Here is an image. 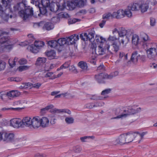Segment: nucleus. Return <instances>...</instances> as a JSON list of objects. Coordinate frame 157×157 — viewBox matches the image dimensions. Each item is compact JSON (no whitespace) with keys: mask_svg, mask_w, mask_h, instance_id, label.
<instances>
[{"mask_svg":"<svg viewBox=\"0 0 157 157\" xmlns=\"http://www.w3.org/2000/svg\"><path fill=\"white\" fill-rule=\"evenodd\" d=\"M147 133V132H145L141 133L137 132L121 134L116 138L113 142V144L115 145H122L131 142L134 140V137L136 141H138L140 143L143 139L144 136Z\"/></svg>","mask_w":157,"mask_h":157,"instance_id":"1","label":"nucleus"},{"mask_svg":"<svg viewBox=\"0 0 157 157\" xmlns=\"http://www.w3.org/2000/svg\"><path fill=\"white\" fill-rule=\"evenodd\" d=\"M14 11H19V14L23 20L26 19L33 15L32 8L27 6L26 4L23 2L17 3L13 6Z\"/></svg>","mask_w":157,"mask_h":157,"instance_id":"2","label":"nucleus"},{"mask_svg":"<svg viewBox=\"0 0 157 157\" xmlns=\"http://www.w3.org/2000/svg\"><path fill=\"white\" fill-rule=\"evenodd\" d=\"M12 0H0V17L4 20L7 21L9 17L12 18V16L10 15V6Z\"/></svg>","mask_w":157,"mask_h":157,"instance_id":"3","label":"nucleus"},{"mask_svg":"<svg viewBox=\"0 0 157 157\" xmlns=\"http://www.w3.org/2000/svg\"><path fill=\"white\" fill-rule=\"evenodd\" d=\"M118 35L121 43H122L123 47H125L129 41L131 33L122 28L118 32Z\"/></svg>","mask_w":157,"mask_h":157,"instance_id":"4","label":"nucleus"},{"mask_svg":"<svg viewBox=\"0 0 157 157\" xmlns=\"http://www.w3.org/2000/svg\"><path fill=\"white\" fill-rule=\"evenodd\" d=\"M1 34V36L4 34L7 35L8 33L6 32H3ZM11 40L9 39L7 35L3 36L1 38L0 43L1 47H0V53L3 52L4 48L10 49L12 48L13 45L14 44Z\"/></svg>","mask_w":157,"mask_h":157,"instance_id":"5","label":"nucleus"},{"mask_svg":"<svg viewBox=\"0 0 157 157\" xmlns=\"http://www.w3.org/2000/svg\"><path fill=\"white\" fill-rule=\"evenodd\" d=\"M106 51L109 54H113V48H111L110 45L108 41L106 42L104 45L99 44L95 49V54L97 55H103L105 53Z\"/></svg>","mask_w":157,"mask_h":157,"instance_id":"6","label":"nucleus"},{"mask_svg":"<svg viewBox=\"0 0 157 157\" xmlns=\"http://www.w3.org/2000/svg\"><path fill=\"white\" fill-rule=\"evenodd\" d=\"M107 41L113 42L111 45L112 46L113 51L117 52L120 49V46L122 44L120 42V39L115 35H109L107 39ZM111 48L112 47L111 46Z\"/></svg>","mask_w":157,"mask_h":157,"instance_id":"7","label":"nucleus"},{"mask_svg":"<svg viewBox=\"0 0 157 157\" xmlns=\"http://www.w3.org/2000/svg\"><path fill=\"white\" fill-rule=\"evenodd\" d=\"M3 141L6 143H15L14 134L10 132H3Z\"/></svg>","mask_w":157,"mask_h":157,"instance_id":"8","label":"nucleus"},{"mask_svg":"<svg viewBox=\"0 0 157 157\" xmlns=\"http://www.w3.org/2000/svg\"><path fill=\"white\" fill-rule=\"evenodd\" d=\"M48 6L50 10L54 12H56L58 10H63L65 8L64 4H62V6H60L58 2H52Z\"/></svg>","mask_w":157,"mask_h":157,"instance_id":"9","label":"nucleus"},{"mask_svg":"<svg viewBox=\"0 0 157 157\" xmlns=\"http://www.w3.org/2000/svg\"><path fill=\"white\" fill-rule=\"evenodd\" d=\"M154 47H153V46L149 45V47H151L147 49L146 51L147 57L150 59H151L154 58L157 55V46L155 44Z\"/></svg>","mask_w":157,"mask_h":157,"instance_id":"10","label":"nucleus"},{"mask_svg":"<svg viewBox=\"0 0 157 157\" xmlns=\"http://www.w3.org/2000/svg\"><path fill=\"white\" fill-rule=\"evenodd\" d=\"M140 38L143 42V46L144 48L146 49L149 48V45L152 44L149 41L148 36L146 34L142 33L140 34Z\"/></svg>","mask_w":157,"mask_h":157,"instance_id":"11","label":"nucleus"},{"mask_svg":"<svg viewBox=\"0 0 157 157\" xmlns=\"http://www.w3.org/2000/svg\"><path fill=\"white\" fill-rule=\"evenodd\" d=\"M138 60L144 62L146 60V56L144 55L138 54L137 51L134 52L132 54L131 58V61L132 62H137Z\"/></svg>","mask_w":157,"mask_h":157,"instance_id":"12","label":"nucleus"},{"mask_svg":"<svg viewBox=\"0 0 157 157\" xmlns=\"http://www.w3.org/2000/svg\"><path fill=\"white\" fill-rule=\"evenodd\" d=\"M21 95V93L17 90H12L7 92L6 94H1L0 97L3 100L4 98L7 96L8 98H14L17 97Z\"/></svg>","mask_w":157,"mask_h":157,"instance_id":"13","label":"nucleus"},{"mask_svg":"<svg viewBox=\"0 0 157 157\" xmlns=\"http://www.w3.org/2000/svg\"><path fill=\"white\" fill-rule=\"evenodd\" d=\"M129 108L128 110H124V113L122 114L114 117L112 119H117L125 118L129 115L133 114L135 113L134 109H132L131 107H129Z\"/></svg>","mask_w":157,"mask_h":157,"instance_id":"14","label":"nucleus"},{"mask_svg":"<svg viewBox=\"0 0 157 157\" xmlns=\"http://www.w3.org/2000/svg\"><path fill=\"white\" fill-rule=\"evenodd\" d=\"M10 125L14 128L22 127L21 120L18 118H14L10 121Z\"/></svg>","mask_w":157,"mask_h":157,"instance_id":"15","label":"nucleus"},{"mask_svg":"<svg viewBox=\"0 0 157 157\" xmlns=\"http://www.w3.org/2000/svg\"><path fill=\"white\" fill-rule=\"evenodd\" d=\"M40 117L35 116L32 119L31 128L37 129L40 127Z\"/></svg>","mask_w":157,"mask_h":157,"instance_id":"16","label":"nucleus"},{"mask_svg":"<svg viewBox=\"0 0 157 157\" xmlns=\"http://www.w3.org/2000/svg\"><path fill=\"white\" fill-rule=\"evenodd\" d=\"M79 39L78 35H72L66 38L67 44L68 45L75 44Z\"/></svg>","mask_w":157,"mask_h":157,"instance_id":"17","label":"nucleus"},{"mask_svg":"<svg viewBox=\"0 0 157 157\" xmlns=\"http://www.w3.org/2000/svg\"><path fill=\"white\" fill-rule=\"evenodd\" d=\"M40 126L42 128H46L49 126L50 121L48 117H40Z\"/></svg>","mask_w":157,"mask_h":157,"instance_id":"18","label":"nucleus"},{"mask_svg":"<svg viewBox=\"0 0 157 157\" xmlns=\"http://www.w3.org/2000/svg\"><path fill=\"white\" fill-rule=\"evenodd\" d=\"M32 118L29 117H24L21 120L22 127L25 126L31 128Z\"/></svg>","mask_w":157,"mask_h":157,"instance_id":"19","label":"nucleus"},{"mask_svg":"<svg viewBox=\"0 0 157 157\" xmlns=\"http://www.w3.org/2000/svg\"><path fill=\"white\" fill-rule=\"evenodd\" d=\"M95 80L99 83L103 82L104 79L107 78V74L105 73H100L95 75Z\"/></svg>","mask_w":157,"mask_h":157,"instance_id":"20","label":"nucleus"},{"mask_svg":"<svg viewBox=\"0 0 157 157\" xmlns=\"http://www.w3.org/2000/svg\"><path fill=\"white\" fill-rule=\"evenodd\" d=\"M65 8H67L68 10H72L74 9L76 7L75 4L74 0L67 1L66 3L64 2Z\"/></svg>","mask_w":157,"mask_h":157,"instance_id":"21","label":"nucleus"},{"mask_svg":"<svg viewBox=\"0 0 157 157\" xmlns=\"http://www.w3.org/2000/svg\"><path fill=\"white\" fill-rule=\"evenodd\" d=\"M113 15L114 18L119 19L122 18L125 16V12L124 10L120 9L117 12H113Z\"/></svg>","mask_w":157,"mask_h":157,"instance_id":"22","label":"nucleus"},{"mask_svg":"<svg viewBox=\"0 0 157 157\" xmlns=\"http://www.w3.org/2000/svg\"><path fill=\"white\" fill-rule=\"evenodd\" d=\"M132 44L135 46H138L140 43V38L137 34H133L132 36Z\"/></svg>","mask_w":157,"mask_h":157,"instance_id":"23","label":"nucleus"},{"mask_svg":"<svg viewBox=\"0 0 157 157\" xmlns=\"http://www.w3.org/2000/svg\"><path fill=\"white\" fill-rule=\"evenodd\" d=\"M28 50L33 53H37L40 50L35 46L34 43L28 46L27 48Z\"/></svg>","mask_w":157,"mask_h":157,"instance_id":"24","label":"nucleus"},{"mask_svg":"<svg viewBox=\"0 0 157 157\" xmlns=\"http://www.w3.org/2000/svg\"><path fill=\"white\" fill-rule=\"evenodd\" d=\"M95 39L97 43L99 44H102L103 45H104L105 44L104 43H106V42L108 41L106 40L105 38L100 35H96Z\"/></svg>","mask_w":157,"mask_h":157,"instance_id":"25","label":"nucleus"},{"mask_svg":"<svg viewBox=\"0 0 157 157\" xmlns=\"http://www.w3.org/2000/svg\"><path fill=\"white\" fill-rule=\"evenodd\" d=\"M78 65L83 71L86 72L89 70L86 62L82 61H80L78 63Z\"/></svg>","mask_w":157,"mask_h":157,"instance_id":"26","label":"nucleus"},{"mask_svg":"<svg viewBox=\"0 0 157 157\" xmlns=\"http://www.w3.org/2000/svg\"><path fill=\"white\" fill-rule=\"evenodd\" d=\"M45 53L46 55L50 59H54L56 57V52L53 50L46 52Z\"/></svg>","mask_w":157,"mask_h":157,"instance_id":"27","label":"nucleus"},{"mask_svg":"<svg viewBox=\"0 0 157 157\" xmlns=\"http://www.w3.org/2000/svg\"><path fill=\"white\" fill-rule=\"evenodd\" d=\"M148 8V3L145 2L140 3V10L142 13H144L147 11Z\"/></svg>","mask_w":157,"mask_h":157,"instance_id":"28","label":"nucleus"},{"mask_svg":"<svg viewBox=\"0 0 157 157\" xmlns=\"http://www.w3.org/2000/svg\"><path fill=\"white\" fill-rule=\"evenodd\" d=\"M140 3H133L129 7L132 11H138L140 10Z\"/></svg>","mask_w":157,"mask_h":157,"instance_id":"29","label":"nucleus"},{"mask_svg":"<svg viewBox=\"0 0 157 157\" xmlns=\"http://www.w3.org/2000/svg\"><path fill=\"white\" fill-rule=\"evenodd\" d=\"M48 44L51 48L59 49V45L58 44L57 41L55 40L50 41H48Z\"/></svg>","mask_w":157,"mask_h":157,"instance_id":"30","label":"nucleus"},{"mask_svg":"<svg viewBox=\"0 0 157 157\" xmlns=\"http://www.w3.org/2000/svg\"><path fill=\"white\" fill-rule=\"evenodd\" d=\"M43 77L48 78L49 77L50 79H53L57 78V76L53 74L52 72H47L44 73L43 75Z\"/></svg>","mask_w":157,"mask_h":157,"instance_id":"31","label":"nucleus"},{"mask_svg":"<svg viewBox=\"0 0 157 157\" xmlns=\"http://www.w3.org/2000/svg\"><path fill=\"white\" fill-rule=\"evenodd\" d=\"M54 28V25L51 22H45L44 25L43 27V29L47 30L53 29Z\"/></svg>","mask_w":157,"mask_h":157,"instance_id":"32","label":"nucleus"},{"mask_svg":"<svg viewBox=\"0 0 157 157\" xmlns=\"http://www.w3.org/2000/svg\"><path fill=\"white\" fill-rule=\"evenodd\" d=\"M33 84L30 82L24 83L19 87V89H26L28 88H31L32 87Z\"/></svg>","mask_w":157,"mask_h":157,"instance_id":"33","label":"nucleus"},{"mask_svg":"<svg viewBox=\"0 0 157 157\" xmlns=\"http://www.w3.org/2000/svg\"><path fill=\"white\" fill-rule=\"evenodd\" d=\"M53 112L55 113H65L69 114H70L71 113V111L67 109H58L55 108L53 109Z\"/></svg>","mask_w":157,"mask_h":157,"instance_id":"34","label":"nucleus"},{"mask_svg":"<svg viewBox=\"0 0 157 157\" xmlns=\"http://www.w3.org/2000/svg\"><path fill=\"white\" fill-rule=\"evenodd\" d=\"M18 60V58L15 57L14 59H10L9 60V63L10 66L11 67H13L16 65V63Z\"/></svg>","mask_w":157,"mask_h":157,"instance_id":"35","label":"nucleus"},{"mask_svg":"<svg viewBox=\"0 0 157 157\" xmlns=\"http://www.w3.org/2000/svg\"><path fill=\"white\" fill-rule=\"evenodd\" d=\"M57 41L59 48V47L64 45V44H67L66 38H60Z\"/></svg>","mask_w":157,"mask_h":157,"instance_id":"36","label":"nucleus"},{"mask_svg":"<svg viewBox=\"0 0 157 157\" xmlns=\"http://www.w3.org/2000/svg\"><path fill=\"white\" fill-rule=\"evenodd\" d=\"M113 13H108L104 14L103 15L102 17L104 19H106V20L109 19H112L114 18L113 16Z\"/></svg>","mask_w":157,"mask_h":157,"instance_id":"37","label":"nucleus"},{"mask_svg":"<svg viewBox=\"0 0 157 157\" xmlns=\"http://www.w3.org/2000/svg\"><path fill=\"white\" fill-rule=\"evenodd\" d=\"M34 43L35 46L40 50L44 47V42L41 41H35Z\"/></svg>","mask_w":157,"mask_h":157,"instance_id":"38","label":"nucleus"},{"mask_svg":"<svg viewBox=\"0 0 157 157\" xmlns=\"http://www.w3.org/2000/svg\"><path fill=\"white\" fill-rule=\"evenodd\" d=\"M75 2L76 6L77 7H82L84 5V2L83 0H75Z\"/></svg>","mask_w":157,"mask_h":157,"instance_id":"39","label":"nucleus"},{"mask_svg":"<svg viewBox=\"0 0 157 157\" xmlns=\"http://www.w3.org/2000/svg\"><path fill=\"white\" fill-rule=\"evenodd\" d=\"M97 55L95 54L92 53L91 56L89 59V61L90 63L95 64L97 61Z\"/></svg>","mask_w":157,"mask_h":157,"instance_id":"40","label":"nucleus"},{"mask_svg":"<svg viewBox=\"0 0 157 157\" xmlns=\"http://www.w3.org/2000/svg\"><path fill=\"white\" fill-rule=\"evenodd\" d=\"M46 61V59L44 57H39L37 59L36 63L38 65H41L45 63Z\"/></svg>","mask_w":157,"mask_h":157,"instance_id":"41","label":"nucleus"},{"mask_svg":"<svg viewBox=\"0 0 157 157\" xmlns=\"http://www.w3.org/2000/svg\"><path fill=\"white\" fill-rule=\"evenodd\" d=\"M89 37H90V35H88L87 33H82L80 35L81 39L84 41H86L89 40Z\"/></svg>","mask_w":157,"mask_h":157,"instance_id":"42","label":"nucleus"},{"mask_svg":"<svg viewBox=\"0 0 157 157\" xmlns=\"http://www.w3.org/2000/svg\"><path fill=\"white\" fill-rule=\"evenodd\" d=\"M41 3L43 6L44 7H48L50 4L49 0H41Z\"/></svg>","mask_w":157,"mask_h":157,"instance_id":"43","label":"nucleus"},{"mask_svg":"<svg viewBox=\"0 0 157 157\" xmlns=\"http://www.w3.org/2000/svg\"><path fill=\"white\" fill-rule=\"evenodd\" d=\"M74 119L72 117H67L65 119V121L68 124H72L74 123Z\"/></svg>","mask_w":157,"mask_h":157,"instance_id":"44","label":"nucleus"},{"mask_svg":"<svg viewBox=\"0 0 157 157\" xmlns=\"http://www.w3.org/2000/svg\"><path fill=\"white\" fill-rule=\"evenodd\" d=\"M45 22L44 21H40L39 22L36 23L34 24L33 26L34 28L40 27H42L44 25Z\"/></svg>","mask_w":157,"mask_h":157,"instance_id":"45","label":"nucleus"},{"mask_svg":"<svg viewBox=\"0 0 157 157\" xmlns=\"http://www.w3.org/2000/svg\"><path fill=\"white\" fill-rule=\"evenodd\" d=\"M95 137L94 136H86L81 137L80 138V139L82 142H85L86 141V140L87 139H95Z\"/></svg>","mask_w":157,"mask_h":157,"instance_id":"46","label":"nucleus"},{"mask_svg":"<svg viewBox=\"0 0 157 157\" xmlns=\"http://www.w3.org/2000/svg\"><path fill=\"white\" fill-rule=\"evenodd\" d=\"M29 67L28 66H20L18 68V70L20 72L28 69Z\"/></svg>","mask_w":157,"mask_h":157,"instance_id":"47","label":"nucleus"},{"mask_svg":"<svg viewBox=\"0 0 157 157\" xmlns=\"http://www.w3.org/2000/svg\"><path fill=\"white\" fill-rule=\"evenodd\" d=\"M127 55V54L125 55L123 52H120L119 54V58L120 59H121L124 56V61H125L128 59Z\"/></svg>","mask_w":157,"mask_h":157,"instance_id":"48","label":"nucleus"},{"mask_svg":"<svg viewBox=\"0 0 157 157\" xmlns=\"http://www.w3.org/2000/svg\"><path fill=\"white\" fill-rule=\"evenodd\" d=\"M118 74V72L117 71H116L113 73H111L110 75H107V78L110 79L114 77L117 76Z\"/></svg>","mask_w":157,"mask_h":157,"instance_id":"49","label":"nucleus"},{"mask_svg":"<svg viewBox=\"0 0 157 157\" xmlns=\"http://www.w3.org/2000/svg\"><path fill=\"white\" fill-rule=\"evenodd\" d=\"M80 21V19L73 18L70 19L68 20V22L69 24H73L75 23L76 22L79 21Z\"/></svg>","mask_w":157,"mask_h":157,"instance_id":"50","label":"nucleus"},{"mask_svg":"<svg viewBox=\"0 0 157 157\" xmlns=\"http://www.w3.org/2000/svg\"><path fill=\"white\" fill-rule=\"evenodd\" d=\"M70 64V62L68 61L65 63L60 67V69H65L67 68Z\"/></svg>","mask_w":157,"mask_h":157,"instance_id":"51","label":"nucleus"},{"mask_svg":"<svg viewBox=\"0 0 157 157\" xmlns=\"http://www.w3.org/2000/svg\"><path fill=\"white\" fill-rule=\"evenodd\" d=\"M125 12V16H126L128 17H131L132 16V13L130 10L127 9L124 10Z\"/></svg>","mask_w":157,"mask_h":157,"instance_id":"52","label":"nucleus"},{"mask_svg":"<svg viewBox=\"0 0 157 157\" xmlns=\"http://www.w3.org/2000/svg\"><path fill=\"white\" fill-rule=\"evenodd\" d=\"M5 62L0 60V71L3 70L5 68Z\"/></svg>","mask_w":157,"mask_h":157,"instance_id":"53","label":"nucleus"},{"mask_svg":"<svg viewBox=\"0 0 157 157\" xmlns=\"http://www.w3.org/2000/svg\"><path fill=\"white\" fill-rule=\"evenodd\" d=\"M111 89H108L102 91L101 93V94L102 95H105L106 94L110 93Z\"/></svg>","mask_w":157,"mask_h":157,"instance_id":"54","label":"nucleus"},{"mask_svg":"<svg viewBox=\"0 0 157 157\" xmlns=\"http://www.w3.org/2000/svg\"><path fill=\"white\" fill-rule=\"evenodd\" d=\"M97 105L96 104H94L92 103H90L86 105V107L88 108L91 109L94 107H97Z\"/></svg>","mask_w":157,"mask_h":157,"instance_id":"55","label":"nucleus"},{"mask_svg":"<svg viewBox=\"0 0 157 157\" xmlns=\"http://www.w3.org/2000/svg\"><path fill=\"white\" fill-rule=\"evenodd\" d=\"M18 62L19 64L21 65L25 64L27 63L26 60L24 58L18 60Z\"/></svg>","mask_w":157,"mask_h":157,"instance_id":"56","label":"nucleus"},{"mask_svg":"<svg viewBox=\"0 0 157 157\" xmlns=\"http://www.w3.org/2000/svg\"><path fill=\"white\" fill-rule=\"evenodd\" d=\"M20 108H4L2 109V110L3 111H5V110H16L19 109Z\"/></svg>","mask_w":157,"mask_h":157,"instance_id":"57","label":"nucleus"},{"mask_svg":"<svg viewBox=\"0 0 157 157\" xmlns=\"http://www.w3.org/2000/svg\"><path fill=\"white\" fill-rule=\"evenodd\" d=\"M156 24L155 20V18L151 17L150 18V25L151 26H153L155 25Z\"/></svg>","mask_w":157,"mask_h":157,"instance_id":"58","label":"nucleus"},{"mask_svg":"<svg viewBox=\"0 0 157 157\" xmlns=\"http://www.w3.org/2000/svg\"><path fill=\"white\" fill-rule=\"evenodd\" d=\"M46 7H43V8H40L39 9L40 12L41 14H45L47 13V10Z\"/></svg>","mask_w":157,"mask_h":157,"instance_id":"59","label":"nucleus"},{"mask_svg":"<svg viewBox=\"0 0 157 157\" xmlns=\"http://www.w3.org/2000/svg\"><path fill=\"white\" fill-rule=\"evenodd\" d=\"M42 84L40 82H38L35 84H33L32 87L38 89L41 86Z\"/></svg>","mask_w":157,"mask_h":157,"instance_id":"60","label":"nucleus"},{"mask_svg":"<svg viewBox=\"0 0 157 157\" xmlns=\"http://www.w3.org/2000/svg\"><path fill=\"white\" fill-rule=\"evenodd\" d=\"M91 99L93 100H101L102 99V98L100 96H98L97 95H94L91 98Z\"/></svg>","mask_w":157,"mask_h":157,"instance_id":"61","label":"nucleus"},{"mask_svg":"<svg viewBox=\"0 0 157 157\" xmlns=\"http://www.w3.org/2000/svg\"><path fill=\"white\" fill-rule=\"evenodd\" d=\"M73 150L75 152L78 153L80 152L81 151V149L79 147L77 146L74 147Z\"/></svg>","mask_w":157,"mask_h":157,"instance_id":"62","label":"nucleus"},{"mask_svg":"<svg viewBox=\"0 0 157 157\" xmlns=\"http://www.w3.org/2000/svg\"><path fill=\"white\" fill-rule=\"evenodd\" d=\"M47 155L44 154H40L37 153L35 155V157H46Z\"/></svg>","mask_w":157,"mask_h":157,"instance_id":"63","label":"nucleus"},{"mask_svg":"<svg viewBox=\"0 0 157 157\" xmlns=\"http://www.w3.org/2000/svg\"><path fill=\"white\" fill-rule=\"evenodd\" d=\"M150 66L151 68L156 69L157 68V63L155 64L154 63H151L150 65Z\"/></svg>","mask_w":157,"mask_h":157,"instance_id":"64","label":"nucleus"}]
</instances>
